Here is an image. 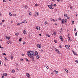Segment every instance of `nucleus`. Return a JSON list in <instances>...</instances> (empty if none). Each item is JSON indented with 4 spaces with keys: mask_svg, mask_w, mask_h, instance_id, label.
Listing matches in <instances>:
<instances>
[{
    "mask_svg": "<svg viewBox=\"0 0 78 78\" xmlns=\"http://www.w3.org/2000/svg\"><path fill=\"white\" fill-rule=\"evenodd\" d=\"M27 54L29 58H32V61H34V57L36 56V55H38V52L36 51L34 53V52L33 51H29L27 52Z\"/></svg>",
    "mask_w": 78,
    "mask_h": 78,
    "instance_id": "obj_1",
    "label": "nucleus"
},
{
    "mask_svg": "<svg viewBox=\"0 0 78 78\" xmlns=\"http://www.w3.org/2000/svg\"><path fill=\"white\" fill-rule=\"evenodd\" d=\"M26 75L27 77L28 78H30V74H29V73H27L26 74Z\"/></svg>",
    "mask_w": 78,
    "mask_h": 78,
    "instance_id": "obj_2",
    "label": "nucleus"
},
{
    "mask_svg": "<svg viewBox=\"0 0 78 78\" xmlns=\"http://www.w3.org/2000/svg\"><path fill=\"white\" fill-rule=\"evenodd\" d=\"M60 39H61V41L62 42L63 41V38L62 37V36H60Z\"/></svg>",
    "mask_w": 78,
    "mask_h": 78,
    "instance_id": "obj_3",
    "label": "nucleus"
},
{
    "mask_svg": "<svg viewBox=\"0 0 78 78\" xmlns=\"http://www.w3.org/2000/svg\"><path fill=\"white\" fill-rule=\"evenodd\" d=\"M48 7L49 8L51 9H53V7L50 5H48Z\"/></svg>",
    "mask_w": 78,
    "mask_h": 78,
    "instance_id": "obj_4",
    "label": "nucleus"
},
{
    "mask_svg": "<svg viewBox=\"0 0 78 78\" xmlns=\"http://www.w3.org/2000/svg\"><path fill=\"white\" fill-rule=\"evenodd\" d=\"M37 47L39 48H41V44H37Z\"/></svg>",
    "mask_w": 78,
    "mask_h": 78,
    "instance_id": "obj_5",
    "label": "nucleus"
},
{
    "mask_svg": "<svg viewBox=\"0 0 78 78\" xmlns=\"http://www.w3.org/2000/svg\"><path fill=\"white\" fill-rule=\"evenodd\" d=\"M65 47L67 48V49H69V46H68L67 45H65Z\"/></svg>",
    "mask_w": 78,
    "mask_h": 78,
    "instance_id": "obj_6",
    "label": "nucleus"
},
{
    "mask_svg": "<svg viewBox=\"0 0 78 78\" xmlns=\"http://www.w3.org/2000/svg\"><path fill=\"white\" fill-rule=\"evenodd\" d=\"M36 29L37 30H40V27H39L37 26L36 27Z\"/></svg>",
    "mask_w": 78,
    "mask_h": 78,
    "instance_id": "obj_7",
    "label": "nucleus"
},
{
    "mask_svg": "<svg viewBox=\"0 0 78 78\" xmlns=\"http://www.w3.org/2000/svg\"><path fill=\"white\" fill-rule=\"evenodd\" d=\"M64 19H62L61 20V22L62 23H64Z\"/></svg>",
    "mask_w": 78,
    "mask_h": 78,
    "instance_id": "obj_8",
    "label": "nucleus"
},
{
    "mask_svg": "<svg viewBox=\"0 0 78 78\" xmlns=\"http://www.w3.org/2000/svg\"><path fill=\"white\" fill-rule=\"evenodd\" d=\"M64 17H69V16H67V14H65L64 15Z\"/></svg>",
    "mask_w": 78,
    "mask_h": 78,
    "instance_id": "obj_9",
    "label": "nucleus"
},
{
    "mask_svg": "<svg viewBox=\"0 0 78 78\" xmlns=\"http://www.w3.org/2000/svg\"><path fill=\"white\" fill-rule=\"evenodd\" d=\"M23 33L24 34H27V33L26 32V31L25 30H23Z\"/></svg>",
    "mask_w": 78,
    "mask_h": 78,
    "instance_id": "obj_10",
    "label": "nucleus"
},
{
    "mask_svg": "<svg viewBox=\"0 0 78 78\" xmlns=\"http://www.w3.org/2000/svg\"><path fill=\"white\" fill-rule=\"evenodd\" d=\"M4 59L5 60V61H6V60H7L8 58H7V57H4Z\"/></svg>",
    "mask_w": 78,
    "mask_h": 78,
    "instance_id": "obj_11",
    "label": "nucleus"
},
{
    "mask_svg": "<svg viewBox=\"0 0 78 78\" xmlns=\"http://www.w3.org/2000/svg\"><path fill=\"white\" fill-rule=\"evenodd\" d=\"M27 21H25L21 22V23H27Z\"/></svg>",
    "mask_w": 78,
    "mask_h": 78,
    "instance_id": "obj_12",
    "label": "nucleus"
},
{
    "mask_svg": "<svg viewBox=\"0 0 78 78\" xmlns=\"http://www.w3.org/2000/svg\"><path fill=\"white\" fill-rule=\"evenodd\" d=\"M25 59L26 61H27V62H29V60H28V59H27V58H25Z\"/></svg>",
    "mask_w": 78,
    "mask_h": 78,
    "instance_id": "obj_13",
    "label": "nucleus"
},
{
    "mask_svg": "<svg viewBox=\"0 0 78 78\" xmlns=\"http://www.w3.org/2000/svg\"><path fill=\"white\" fill-rule=\"evenodd\" d=\"M12 73H14L15 72V70L14 69H13L12 71H11Z\"/></svg>",
    "mask_w": 78,
    "mask_h": 78,
    "instance_id": "obj_14",
    "label": "nucleus"
},
{
    "mask_svg": "<svg viewBox=\"0 0 78 78\" xmlns=\"http://www.w3.org/2000/svg\"><path fill=\"white\" fill-rule=\"evenodd\" d=\"M55 51L56 52H57L59 50H58V49H56V48H55Z\"/></svg>",
    "mask_w": 78,
    "mask_h": 78,
    "instance_id": "obj_15",
    "label": "nucleus"
},
{
    "mask_svg": "<svg viewBox=\"0 0 78 78\" xmlns=\"http://www.w3.org/2000/svg\"><path fill=\"white\" fill-rule=\"evenodd\" d=\"M65 23H67V19H65Z\"/></svg>",
    "mask_w": 78,
    "mask_h": 78,
    "instance_id": "obj_16",
    "label": "nucleus"
},
{
    "mask_svg": "<svg viewBox=\"0 0 78 78\" xmlns=\"http://www.w3.org/2000/svg\"><path fill=\"white\" fill-rule=\"evenodd\" d=\"M36 57L37 59H39V55H38Z\"/></svg>",
    "mask_w": 78,
    "mask_h": 78,
    "instance_id": "obj_17",
    "label": "nucleus"
},
{
    "mask_svg": "<svg viewBox=\"0 0 78 78\" xmlns=\"http://www.w3.org/2000/svg\"><path fill=\"white\" fill-rule=\"evenodd\" d=\"M3 75H4V76H7V73H5L3 74Z\"/></svg>",
    "mask_w": 78,
    "mask_h": 78,
    "instance_id": "obj_18",
    "label": "nucleus"
},
{
    "mask_svg": "<svg viewBox=\"0 0 78 78\" xmlns=\"http://www.w3.org/2000/svg\"><path fill=\"white\" fill-rule=\"evenodd\" d=\"M54 72H55V73H56V74H57V73H58V71H57L56 70H55Z\"/></svg>",
    "mask_w": 78,
    "mask_h": 78,
    "instance_id": "obj_19",
    "label": "nucleus"
},
{
    "mask_svg": "<svg viewBox=\"0 0 78 78\" xmlns=\"http://www.w3.org/2000/svg\"><path fill=\"white\" fill-rule=\"evenodd\" d=\"M35 6H39V5L37 4H35Z\"/></svg>",
    "mask_w": 78,
    "mask_h": 78,
    "instance_id": "obj_20",
    "label": "nucleus"
},
{
    "mask_svg": "<svg viewBox=\"0 0 78 78\" xmlns=\"http://www.w3.org/2000/svg\"><path fill=\"white\" fill-rule=\"evenodd\" d=\"M65 70L67 73H69V71H68V70H67V69H65Z\"/></svg>",
    "mask_w": 78,
    "mask_h": 78,
    "instance_id": "obj_21",
    "label": "nucleus"
},
{
    "mask_svg": "<svg viewBox=\"0 0 78 78\" xmlns=\"http://www.w3.org/2000/svg\"><path fill=\"white\" fill-rule=\"evenodd\" d=\"M4 56H6V54H5V53H3L2 54Z\"/></svg>",
    "mask_w": 78,
    "mask_h": 78,
    "instance_id": "obj_22",
    "label": "nucleus"
},
{
    "mask_svg": "<svg viewBox=\"0 0 78 78\" xmlns=\"http://www.w3.org/2000/svg\"><path fill=\"white\" fill-rule=\"evenodd\" d=\"M46 36H48V37H50V35H49L48 34H46Z\"/></svg>",
    "mask_w": 78,
    "mask_h": 78,
    "instance_id": "obj_23",
    "label": "nucleus"
},
{
    "mask_svg": "<svg viewBox=\"0 0 78 78\" xmlns=\"http://www.w3.org/2000/svg\"><path fill=\"white\" fill-rule=\"evenodd\" d=\"M69 40H70V41H72V39H71V38L69 37V38H68Z\"/></svg>",
    "mask_w": 78,
    "mask_h": 78,
    "instance_id": "obj_24",
    "label": "nucleus"
},
{
    "mask_svg": "<svg viewBox=\"0 0 78 78\" xmlns=\"http://www.w3.org/2000/svg\"><path fill=\"white\" fill-rule=\"evenodd\" d=\"M75 35L76 36H76H77V32H76L75 33Z\"/></svg>",
    "mask_w": 78,
    "mask_h": 78,
    "instance_id": "obj_25",
    "label": "nucleus"
},
{
    "mask_svg": "<svg viewBox=\"0 0 78 78\" xmlns=\"http://www.w3.org/2000/svg\"><path fill=\"white\" fill-rule=\"evenodd\" d=\"M57 53L58 54H60V52L58 50V51L57 52Z\"/></svg>",
    "mask_w": 78,
    "mask_h": 78,
    "instance_id": "obj_26",
    "label": "nucleus"
},
{
    "mask_svg": "<svg viewBox=\"0 0 78 78\" xmlns=\"http://www.w3.org/2000/svg\"><path fill=\"white\" fill-rule=\"evenodd\" d=\"M36 13L37 14V16H38V14H39V12H36Z\"/></svg>",
    "mask_w": 78,
    "mask_h": 78,
    "instance_id": "obj_27",
    "label": "nucleus"
},
{
    "mask_svg": "<svg viewBox=\"0 0 78 78\" xmlns=\"http://www.w3.org/2000/svg\"><path fill=\"white\" fill-rule=\"evenodd\" d=\"M18 23L17 24V25H20V24H22V23Z\"/></svg>",
    "mask_w": 78,
    "mask_h": 78,
    "instance_id": "obj_28",
    "label": "nucleus"
},
{
    "mask_svg": "<svg viewBox=\"0 0 78 78\" xmlns=\"http://www.w3.org/2000/svg\"><path fill=\"white\" fill-rule=\"evenodd\" d=\"M19 41L20 42H21V41H22V38L20 39Z\"/></svg>",
    "mask_w": 78,
    "mask_h": 78,
    "instance_id": "obj_29",
    "label": "nucleus"
},
{
    "mask_svg": "<svg viewBox=\"0 0 78 78\" xmlns=\"http://www.w3.org/2000/svg\"><path fill=\"white\" fill-rule=\"evenodd\" d=\"M11 59H13V56H12L11 58Z\"/></svg>",
    "mask_w": 78,
    "mask_h": 78,
    "instance_id": "obj_30",
    "label": "nucleus"
},
{
    "mask_svg": "<svg viewBox=\"0 0 78 78\" xmlns=\"http://www.w3.org/2000/svg\"><path fill=\"white\" fill-rule=\"evenodd\" d=\"M54 42L55 43H57V41L55 40H54Z\"/></svg>",
    "mask_w": 78,
    "mask_h": 78,
    "instance_id": "obj_31",
    "label": "nucleus"
},
{
    "mask_svg": "<svg viewBox=\"0 0 78 78\" xmlns=\"http://www.w3.org/2000/svg\"><path fill=\"white\" fill-rule=\"evenodd\" d=\"M29 16H31V13L30 12L29 13Z\"/></svg>",
    "mask_w": 78,
    "mask_h": 78,
    "instance_id": "obj_32",
    "label": "nucleus"
},
{
    "mask_svg": "<svg viewBox=\"0 0 78 78\" xmlns=\"http://www.w3.org/2000/svg\"><path fill=\"white\" fill-rule=\"evenodd\" d=\"M5 37H6V39H8L9 37L6 36V35H5Z\"/></svg>",
    "mask_w": 78,
    "mask_h": 78,
    "instance_id": "obj_33",
    "label": "nucleus"
},
{
    "mask_svg": "<svg viewBox=\"0 0 78 78\" xmlns=\"http://www.w3.org/2000/svg\"><path fill=\"white\" fill-rule=\"evenodd\" d=\"M20 61H23V59L22 58H21L20 59Z\"/></svg>",
    "mask_w": 78,
    "mask_h": 78,
    "instance_id": "obj_34",
    "label": "nucleus"
},
{
    "mask_svg": "<svg viewBox=\"0 0 78 78\" xmlns=\"http://www.w3.org/2000/svg\"><path fill=\"white\" fill-rule=\"evenodd\" d=\"M54 6H55V7L56 6V4H54Z\"/></svg>",
    "mask_w": 78,
    "mask_h": 78,
    "instance_id": "obj_35",
    "label": "nucleus"
},
{
    "mask_svg": "<svg viewBox=\"0 0 78 78\" xmlns=\"http://www.w3.org/2000/svg\"><path fill=\"white\" fill-rule=\"evenodd\" d=\"M47 22L46 21L44 23L45 25H47Z\"/></svg>",
    "mask_w": 78,
    "mask_h": 78,
    "instance_id": "obj_36",
    "label": "nucleus"
},
{
    "mask_svg": "<svg viewBox=\"0 0 78 78\" xmlns=\"http://www.w3.org/2000/svg\"><path fill=\"white\" fill-rule=\"evenodd\" d=\"M72 24H74V21H72Z\"/></svg>",
    "mask_w": 78,
    "mask_h": 78,
    "instance_id": "obj_37",
    "label": "nucleus"
},
{
    "mask_svg": "<svg viewBox=\"0 0 78 78\" xmlns=\"http://www.w3.org/2000/svg\"><path fill=\"white\" fill-rule=\"evenodd\" d=\"M74 55H77V54H76V52H75L74 53Z\"/></svg>",
    "mask_w": 78,
    "mask_h": 78,
    "instance_id": "obj_38",
    "label": "nucleus"
},
{
    "mask_svg": "<svg viewBox=\"0 0 78 78\" xmlns=\"http://www.w3.org/2000/svg\"><path fill=\"white\" fill-rule=\"evenodd\" d=\"M51 6H54V5H53V3H51Z\"/></svg>",
    "mask_w": 78,
    "mask_h": 78,
    "instance_id": "obj_39",
    "label": "nucleus"
},
{
    "mask_svg": "<svg viewBox=\"0 0 78 78\" xmlns=\"http://www.w3.org/2000/svg\"><path fill=\"white\" fill-rule=\"evenodd\" d=\"M11 12H9V15H11Z\"/></svg>",
    "mask_w": 78,
    "mask_h": 78,
    "instance_id": "obj_40",
    "label": "nucleus"
},
{
    "mask_svg": "<svg viewBox=\"0 0 78 78\" xmlns=\"http://www.w3.org/2000/svg\"><path fill=\"white\" fill-rule=\"evenodd\" d=\"M25 7L26 8H28V6H27L25 5Z\"/></svg>",
    "mask_w": 78,
    "mask_h": 78,
    "instance_id": "obj_41",
    "label": "nucleus"
},
{
    "mask_svg": "<svg viewBox=\"0 0 78 78\" xmlns=\"http://www.w3.org/2000/svg\"><path fill=\"white\" fill-rule=\"evenodd\" d=\"M9 41H8V42H9V43H10L11 42V41L10 40H9Z\"/></svg>",
    "mask_w": 78,
    "mask_h": 78,
    "instance_id": "obj_42",
    "label": "nucleus"
},
{
    "mask_svg": "<svg viewBox=\"0 0 78 78\" xmlns=\"http://www.w3.org/2000/svg\"><path fill=\"white\" fill-rule=\"evenodd\" d=\"M46 67L47 68V69H49V68L47 66H46Z\"/></svg>",
    "mask_w": 78,
    "mask_h": 78,
    "instance_id": "obj_43",
    "label": "nucleus"
},
{
    "mask_svg": "<svg viewBox=\"0 0 78 78\" xmlns=\"http://www.w3.org/2000/svg\"><path fill=\"white\" fill-rule=\"evenodd\" d=\"M54 36H56V33L55 32L54 33Z\"/></svg>",
    "mask_w": 78,
    "mask_h": 78,
    "instance_id": "obj_44",
    "label": "nucleus"
},
{
    "mask_svg": "<svg viewBox=\"0 0 78 78\" xmlns=\"http://www.w3.org/2000/svg\"><path fill=\"white\" fill-rule=\"evenodd\" d=\"M22 56H24V54H22Z\"/></svg>",
    "mask_w": 78,
    "mask_h": 78,
    "instance_id": "obj_45",
    "label": "nucleus"
},
{
    "mask_svg": "<svg viewBox=\"0 0 78 78\" xmlns=\"http://www.w3.org/2000/svg\"><path fill=\"white\" fill-rule=\"evenodd\" d=\"M76 17H78V14H76Z\"/></svg>",
    "mask_w": 78,
    "mask_h": 78,
    "instance_id": "obj_46",
    "label": "nucleus"
},
{
    "mask_svg": "<svg viewBox=\"0 0 78 78\" xmlns=\"http://www.w3.org/2000/svg\"><path fill=\"white\" fill-rule=\"evenodd\" d=\"M3 2H6V0H3Z\"/></svg>",
    "mask_w": 78,
    "mask_h": 78,
    "instance_id": "obj_47",
    "label": "nucleus"
},
{
    "mask_svg": "<svg viewBox=\"0 0 78 78\" xmlns=\"http://www.w3.org/2000/svg\"><path fill=\"white\" fill-rule=\"evenodd\" d=\"M58 20H61V18H59L58 19Z\"/></svg>",
    "mask_w": 78,
    "mask_h": 78,
    "instance_id": "obj_48",
    "label": "nucleus"
},
{
    "mask_svg": "<svg viewBox=\"0 0 78 78\" xmlns=\"http://www.w3.org/2000/svg\"><path fill=\"white\" fill-rule=\"evenodd\" d=\"M68 38H70V36H69V34H68Z\"/></svg>",
    "mask_w": 78,
    "mask_h": 78,
    "instance_id": "obj_49",
    "label": "nucleus"
},
{
    "mask_svg": "<svg viewBox=\"0 0 78 78\" xmlns=\"http://www.w3.org/2000/svg\"><path fill=\"white\" fill-rule=\"evenodd\" d=\"M13 16H16V14H13Z\"/></svg>",
    "mask_w": 78,
    "mask_h": 78,
    "instance_id": "obj_50",
    "label": "nucleus"
},
{
    "mask_svg": "<svg viewBox=\"0 0 78 78\" xmlns=\"http://www.w3.org/2000/svg\"><path fill=\"white\" fill-rule=\"evenodd\" d=\"M15 35H16V36H18V34H17V33H16V34H15Z\"/></svg>",
    "mask_w": 78,
    "mask_h": 78,
    "instance_id": "obj_51",
    "label": "nucleus"
},
{
    "mask_svg": "<svg viewBox=\"0 0 78 78\" xmlns=\"http://www.w3.org/2000/svg\"><path fill=\"white\" fill-rule=\"evenodd\" d=\"M39 36H42V34H39Z\"/></svg>",
    "mask_w": 78,
    "mask_h": 78,
    "instance_id": "obj_52",
    "label": "nucleus"
},
{
    "mask_svg": "<svg viewBox=\"0 0 78 78\" xmlns=\"http://www.w3.org/2000/svg\"><path fill=\"white\" fill-rule=\"evenodd\" d=\"M29 37L30 38H31V36H30V35L29 34Z\"/></svg>",
    "mask_w": 78,
    "mask_h": 78,
    "instance_id": "obj_53",
    "label": "nucleus"
},
{
    "mask_svg": "<svg viewBox=\"0 0 78 78\" xmlns=\"http://www.w3.org/2000/svg\"><path fill=\"white\" fill-rule=\"evenodd\" d=\"M1 48L2 49H3V48H3V47H1Z\"/></svg>",
    "mask_w": 78,
    "mask_h": 78,
    "instance_id": "obj_54",
    "label": "nucleus"
},
{
    "mask_svg": "<svg viewBox=\"0 0 78 78\" xmlns=\"http://www.w3.org/2000/svg\"><path fill=\"white\" fill-rule=\"evenodd\" d=\"M2 22H5V20H2Z\"/></svg>",
    "mask_w": 78,
    "mask_h": 78,
    "instance_id": "obj_55",
    "label": "nucleus"
},
{
    "mask_svg": "<svg viewBox=\"0 0 78 78\" xmlns=\"http://www.w3.org/2000/svg\"><path fill=\"white\" fill-rule=\"evenodd\" d=\"M41 52H43V51H44L42 50H41Z\"/></svg>",
    "mask_w": 78,
    "mask_h": 78,
    "instance_id": "obj_56",
    "label": "nucleus"
},
{
    "mask_svg": "<svg viewBox=\"0 0 78 78\" xmlns=\"http://www.w3.org/2000/svg\"><path fill=\"white\" fill-rule=\"evenodd\" d=\"M10 39V37H9L8 38V40H9Z\"/></svg>",
    "mask_w": 78,
    "mask_h": 78,
    "instance_id": "obj_57",
    "label": "nucleus"
},
{
    "mask_svg": "<svg viewBox=\"0 0 78 78\" xmlns=\"http://www.w3.org/2000/svg\"><path fill=\"white\" fill-rule=\"evenodd\" d=\"M76 28H75L74 29V31H75L76 30Z\"/></svg>",
    "mask_w": 78,
    "mask_h": 78,
    "instance_id": "obj_58",
    "label": "nucleus"
},
{
    "mask_svg": "<svg viewBox=\"0 0 78 78\" xmlns=\"http://www.w3.org/2000/svg\"><path fill=\"white\" fill-rule=\"evenodd\" d=\"M2 23H0V25H2Z\"/></svg>",
    "mask_w": 78,
    "mask_h": 78,
    "instance_id": "obj_59",
    "label": "nucleus"
},
{
    "mask_svg": "<svg viewBox=\"0 0 78 78\" xmlns=\"http://www.w3.org/2000/svg\"><path fill=\"white\" fill-rule=\"evenodd\" d=\"M67 18L68 19H70V17H67Z\"/></svg>",
    "mask_w": 78,
    "mask_h": 78,
    "instance_id": "obj_60",
    "label": "nucleus"
},
{
    "mask_svg": "<svg viewBox=\"0 0 78 78\" xmlns=\"http://www.w3.org/2000/svg\"><path fill=\"white\" fill-rule=\"evenodd\" d=\"M51 21H53V19H51Z\"/></svg>",
    "mask_w": 78,
    "mask_h": 78,
    "instance_id": "obj_61",
    "label": "nucleus"
},
{
    "mask_svg": "<svg viewBox=\"0 0 78 78\" xmlns=\"http://www.w3.org/2000/svg\"><path fill=\"white\" fill-rule=\"evenodd\" d=\"M72 52H73V53H74L75 52V51H72Z\"/></svg>",
    "mask_w": 78,
    "mask_h": 78,
    "instance_id": "obj_62",
    "label": "nucleus"
},
{
    "mask_svg": "<svg viewBox=\"0 0 78 78\" xmlns=\"http://www.w3.org/2000/svg\"><path fill=\"white\" fill-rule=\"evenodd\" d=\"M1 78H5V77H4V76H2Z\"/></svg>",
    "mask_w": 78,
    "mask_h": 78,
    "instance_id": "obj_63",
    "label": "nucleus"
},
{
    "mask_svg": "<svg viewBox=\"0 0 78 78\" xmlns=\"http://www.w3.org/2000/svg\"><path fill=\"white\" fill-rule=\"evenodd\" d=\"M70 8H71V9H72V6H71L70 7Z\"/></svg>",
    "mask_w": 78,
    "mask_h": 78,
    "instance_id": "obj_64",
    "label": "nucleus"
}]
</instances>
